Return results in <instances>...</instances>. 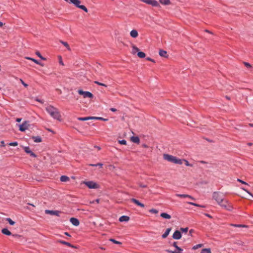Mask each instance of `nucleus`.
I'll return each mask as SVG.
<instances>
[{
    "mask_svg": "<svg viewBox=\"0 0 253 253\" xmlns=\"http://www.w3.org/2000/svg\"><path fill=\"white\" fill-rule=\"evenodd\" d=\"M45 110L54 119L61 121V115L59 110L52 105H48L45 108Z\"/></svg>",
    "mask_w": 253,
    "mask_h": 253,
    "instance_id": "nucleus-1",
    "label": "nucleus"
},
{
    "mask_svg": "<svg viewBox=\"0 0 253 253\" xmlns=\"http://www.w3.org/2000/svg\"><path fill=\"white\" fill-rule=\"evenodd\" d=\"M163 158L165 160L175 164L181 165L183 163V160L177 158L176 157L168 154H164Z\"/></svg>",
    "mask_w": 253,
    "mask_h": 253,
    "instance_id": "nucleus-2",
    "label": "nucleus"
},
{
    "mask_svg": "<svg viewBox=\"0 0 253 253\" xmlns=\"http://www.w3.org/2000/svg\"><path fill=\"white\" fill-rule=\"evenodd\" d=\"M69 2L74 4L76 7L87 12L88 10L87 8L84 5L81 4V1L80 0H69Z\"/></svg>",
    "mask_w": 253,
    "mask_h": 253,
    "instance_id": "nucleus-3",
    "label": "nucleus"
},
{
    "mask_svg": "<svg viewBox=\"0 0 253 253\" xmlns=\"http://www.w3.org/2000/svg\"><path fill=\"white\" fill-rule=\"evenodd\" d=\"M213 198L220 205L223 202L224 199L223 196L218 192H214L212 195Z\"/></svg>",
    "mask_w": 253,
    "mask_h": 253,
    "instance_id": "nucleus-4",
    "label": "nucleus"
},
{
    "mask_svg": "<svg viewBox=\"0 0 253 253\" xmlns=\"http://www.w3.org/2000/svg\"><path fill=\"white\" fill-rule=\"evenodd\" d=\"M83 183L89 189H97L99 188L98 185L93 181H83Z\"/></svg>",
    "mask_w": 253,
    "mask_h": 253,
    "instance_id": "nucleus-5",
    "label": "nucleus"
},
{
    "mask_svg": "<svg viewBox=\"0 0 253 253\" xmlns=\"http://www.w3.org/2000/svg\"><path fill=\"white\" fill-rule=\"evenodd\" d=\"M78 92L80 95H83L84 98L88 97L92 98L93 97V95L89 91H85L83 90L79 89L78 90Z\"/></svg>",
    "mask_w": 253,
    "mask_h": 253,
    "instance_id": "nucleus-6",
    "label": "nucleus"
},
{
    "mask_svg": "<svg viewBox=\"0 0 253 253\" xmlns=\"http://www.w3.org/2000/svg\"><path fill=\"white\" fill-rule=\"evenodd\" d=\"M220 206L229 211H232L233 209L232 206L226 200H224L223 202Z\"/></svg>",
    "mask_w": 253,
    "mask_h": 253,
    "instance_id": "nucleus-7",
    "label": "nucleus"
},
{
    "mask_svg": "<svg viewBox=\"0 0 253 253\" xmlns=\"http://www.w3.org/2000/svg\"><path fill=\"white\" fill-rule=\"evenodd\" d=\"M29 126V121H24V122H23V123L22 124L19 125V130L21 131H24L27 129L28 128Z\"/></svg>",
    "mask_w": 253,
    "mask_h": 253,
    "instance_id": "nucleus-8",
    "label": "nucleus"
},
{
    "mask_svg": "<svg viewBox=\"0 0 253 253\" xmlns=\"http://www.w3.org/2000/svg\"><path fill=\"white\" fill-rule=\"evenodd\" d=\"M45 213L46 214H50L52 215H56L57 216H60V214L61 213V211H53V210H46L45 211Z\"/></svg>",
    "mask_w": 253,
    "mask_h": 253,
    "instance_id": "nucleus-9",
    "label": "nucleus"
},
{
    "mask_svg": "<svg viewBox=\"0 0 253 253\" xmlns=\"http://www.w3.org/2000/svg\"><path fill=\"white\" fill-rule=\"evenodd\" d=\"M24 150L25 152L26 153L29 154L30 155V156L34 157V158H36L37 157V155L30 150L29 147H28V146L24 147Z\"/></svg>",
    "mask_w": 253,
    "mask_h": 253,
    "instance_id": "nucleus-10",
    "label": "nucleus"
},
{
    "mask_svg": "<svg viewBox=\"0 0 253 253\" xmlns=\"http://www.w3.org/2000/svg\"><path fill=\"white\" fill-rule=\"evenodd\" d=\"M56 242L62 244L63 245H66V246H68L69 247H71L72 248H74V249L76 248V247L75 246L72 245L70 243L66 242V241H63V240H58L56 241Z\"/></svg>",
    "mask_w": 253,
    "mask_h": 253,
    "instance_id": "nucleus-11",
    "label": "nucleus"
},
{
    "mask_svg": "<svg viewBox=\"0 0 253 253\" xmlns=\"http://www.w3.org/2000/svg\"><path fill=\"white\" fill-rule=\"evenodd\" d=\"M181 237V234L179 231L176 230L172 235V238L175 240L180 239Z\"/></svg>",
    "mask_w": 253,
    "mask_h": 253,
    "instance_id": "nucleus-12",
    "label": "nucleus"
},
{
    "mask_svg": "<svg viewBox=\"0 0 253 253\" xmlns=\"http://www.w3.org/2000/svg\"><path fill=\"white\" fill-rule=\"evenodd\" d=\"M70 221L74 226H77L80 224L79 220L76 218L71 217L70 219Z\"/></svg>",
    "mask_w": 253,
    "mask_h": 253,
    "instance_id": "nucleus-13",
    "label": "nucleus"
},
{
    "mask_svg": "<svg viewBox=\"0 0 253 253\" xmlns=\"http://www.w3.org/2000/svg\"><path fill=\"white\" fill-rule=\"evenodd\" d=\"M131 201L133 203H134L135 204H136V205H137L138 206H140L141 208H144L145 206L143 203H141V202H140L138 200H136V199L132 198L131 199Z\"/></svg>",
    "mask_w": 253,
    "mask_h": 253,
    "instance_id": "nucleus-14",
    "label": "nucleus"
},
{
    "mask_svg": "<svg viewBox=\"0 0 253 253\" xmlns=\"http://www.w3.org/2000/svg\"><path fill=\"white\" fill-rule=\"evenodd\" d=\"M130 35L132 38H136L138 36V32L137 30L133 29L130 31Z\"/></svg>",
    "mask_w": 253,
    "mask_h": 253,
    "instance_id": "nucleus-15",
    "label": "nucleus"
},
{
    "mask_svg": "<svg viewBox=\"0 0 253 253\" xmlns=\"http://www.w3.org/2000/svg\"><path fill=\"white\" fill-rule=\"evenodd\" d=\"M119 220L120 222H127L129 220V217L126 215H123L119 218Z\"/></svg>",
    "mask_w": 253,
    "mask_h": 253,
    "instance_id": "nucleus-16",
    "label": "nucleus"
},
{
    "mask_svg": "<svg viewBox=\"0 0 253 253\" xmlns=\"http://www.w3.org/2000/svg\"><path fill=\"white\" fill-rule=\"evenodd\" d=\"M131 141L135 143L139 144L140 142V139L138 136H132L130 138Z\"/></svg>",
    "mask_w": 253,
    "mask_h": 253,
    "instance_id": "nucleus-17",
    "label": "nucleus"
},
{
    "mask_svg": "<svg viewBox=\"0 0 253 253\" xmlns=\"http://www.w3.org/2000/svg\"><path fill=\"white\" fill-rule=\"evenodd\" d=\"M172 246L175 248L176 249L175 250L178 252L179 253H181L183 251V250L181 248L177 246V243L176 242L173 243Z\"/></svg>",
    "mask_w": 253,
    "mask_h": 253,
    "instance_id": "nucleus-18",
    "label": "nucleus"
},
{
    "mask_svg": "<svg viewBox=\"0 0 253 253\" xmlns=\"http://www.w3.org/2000/svg\"><path fill=\"white\" fill-rule=\"evenodd\" d=\"M176 196L178 197L181 198H189L193 200L194 198L191 196L190 195H187V194H176Z\"/></svg>",
    "mask_w": 253,
    "mask_h": 253,
    "instance_id": "nucleus-19",
    "label": "nucleus"
},
{
    "mask_svg": "<svg viewBox=\"0 0 253 253\" xmlns=\"http://www.w3.org/2000/svg\"><path fill=\"white\" fill-rule=\"evenodd\" d=\"M1 232L2 234L7 236H10L11 235V232L9 231L7 228H3L1 230Z\"/></svg>",
    "mask_w": 253,
    "mask_h": 253,
    "instance_id": "nucleus-20",
    "label": "nucleus"
},
{
    "mask_svg": "<svg viewBox=\"0 0 253 253\" xmlns=\"http://www.w3.org/2000/svg\"><path fill=\"white\" fill-rule=\"evenodd\" d=\"M159 55L162 57H168L167 51L165 50H164L163 49H160L159 50Z\"/></svg>",
    "mask_w": 253,
    "mask_h": 253,
    "instance_id": "nucleus-21",
    "label": "nucleus"
},
{
    "mask_svg": "<svg viewBox=\"0 0 253 253\" xmlns=\"http://www.w3.org/2000/svg\"><path fill=\"white\" fill-rule=\"evenodd\" d=\"M32 139L34 140V141L36 143L41 142L42 141V138L39 136H33L32 137Z\"/></svg>",
    "mask_w": 253,
    "mask_h": 253,
    "instance_id": "nucleus-22",
    "label": "nucleus"
},
{
    "mask_svg": "<svg viewBox=\"0 0 253 253\" xmlns=\"http://www.w3.org/2000/svg\"><path fill=\"white\" fill-rule=\"evenodd\" d=\"M139 51V49L136 47L135 45H133L132 46V53L133 54H135L136 52H138Z\"/></svg>",
    "mask_w": 253,
    "mask_h": 253,
    "instance_id": "nucleus-23",
    "label": "nucleus"
},
{
    "mask_svg": "<svg viewBox=\"0 0 253 253\" xmlns=\"http://www.w3.org/2000/svg\"><path fill=\"white\" fill-rule=\"evenodd\" d=\"M171 228H168L166 230L165 232L162 235L163 238H166L169 235L170 231H171Z\"/></svg>",
    "mask_w": 253,
    "mask_h": 253,
    "instance_id": "nucleus-24",
    "label": "nucleus"
},
{
    "mask_svg": "<svg viewBox=\"0 0 253 253\" xmlns=\"http://www.w3.org/2000/svg\"><path fill=\"white\" fill-rule=\"evenodd\" d=\"M60 181H62V182H67V181H69L70 180V178L68 176H66V175H62L61 177H60Z\"/></svg>",
    "mask_w": 253,
    "mask_h": 253,
    "instance_id": "nucleus-25",
    "label": "nucleus"
},
{
    "mask_svg": "<svg viewBox=\"0 0 253 253\" xmlns=\"http://www.w3.org/2000/svg\"><path fill=\"white\" fill-rule=\"evenodd\" d=\"M161 216L165 219H170L171 218L170 215L166 212H163L161 214Z\"/></svg>",
    "mask_w": 253,
    "mask_h": 253,
    "instance_id": "nucleus-26",
    "label": "nucleus"
},
{
    "mask_svg": "<svg viewBox=\"0 0 253 253\" xmlns=\"http://www.w3.org/2000/svg\"><path fill=\"white\" fill-rule=\"evenodd\" d=\"M160 2L163 5H168L170 4L169 0H159Z\"/></svg>",
    "mask_w": 253,
    "mask_h": 253,
    "instance_id": "nucleus-27",
    "label": "nucleus"
},
{
    "mask_svg": "<svg viewBox=\"0 0 253 253\" xmlns=\"http://www.w3.org/2000/svg\"><path fill=\"white\" fill-rule=\"evenodd\" d=\"M91 120H101L103 121H108L107 119H105L102 117H91Z\"/></svg>",
    "mask_w": 253,
    "mask_h": 253,
    "instance_id": "nucleus-28",
    "label": "nucleus"
},
{
    "mask_svg": "<svg viewBox=\"0 0 253 253\" xmlns=\"http://www.w3.org/2000/svg\"><path fill=\"white\" fill-rule=\"evenodd\" d=\"M60 42L63 44L64 45L66 48L67 49L69 50V51H71V48L69 46V45L68 44V43L66 42H64V41H60Z\"/></svg>",
    "mask_w": 253,
    "mask_h": 253,
    "instance_id": "nucleus-29",
    "label": "nucleus"
},
{
    "mask_svg": "<svg viewBox=\"0 0 253 253\" xmlns=\"http://www.w3.org/2000/svg\"><path fill=\"white\" fill-rule=\"evenodd\" d=\"M25 58L26 59L33 61V62H34L37 64H40V62L39 61H38L37 60H36V59H35L34 58H31V57H25Z\"/></svg>",
    "mask_w": 253,
    "mask_h": 253,
    "instance_id": "nucleus-30",
    "label": "nucleus"
},
{
    "mask_svg": "<svg viewBox=\"0 0 253 253\" xmlns=\"http://www.w3.org/2000/svg\"><path fill=\"white\" fill-rule=\"evenodd\" d=\"M137 55L139 57L141 58H144L146 56V54L144 52H142V51H139L138 53H137Z\"/></svg>",
    "mask_w": 253,
    "mask_h": 253,
    "instance_id": "nucleus-31",
    "label": "nucleus"
},
{
    "mask_svg": "<svg viewBox=\"0 0 253 253\" xmlns=\"http://www.w3.org/2000/svg\"><path fill=\"white\" fill-rule=\"evenodd\" d=\"M201 253H211L210 248H205L201 250Z\"/></svg>",
    "mask_w": 253,
    "mask_h": 253,
    "instance_id": "nucleus-32",
    "label": "nucleus"
},
{
    "mask_svg": "<svg viewBox=\"0 0 253 253\" xmlns=\"http://www.w3.org/2000/svg\"><path fill=\"white\" fill-rule=\"evenodd\" d=\"M88 165L89 166H91V167H97V166H98L100 168H102V166H103V164L99 163H97L96 164H90Z\"/></svg>",
    "mask_w": 253,
    "mask_h": 253,
    "instance_id": "nucleus-33",
    "label": "nucleus"
},
{
    "mask_svg": "<svg viewBox=\"0 0 253 253\" xmlns=\"http://www.w3.org/2000/svg\"><path fill=\"white\" fill-rule=\"evenodd\" d=\"M78 120L80 121H87L89 120H91V117L79 118Z\"/></svg>",
    "mask_w": 253,
    "mask_h": 253,
    "instance_id": "nucleus-34",
    "label": "nucleus"
},
{
    "mask_svg": "<svg viewBox=\"0 0 253 253\" xmlns=\"http://www.w3.org/2000/svg\"><path fill=\"white\" fill-rule=\"evenodd\" d=\"M6 220L9 223L10 225H13L15 224V222L13 221L11 218H7Z\"/></svg>",
    "mask_w": 253,
    "mask_h": 253,
    "instance_id": "nucleus-35",
    "label": "nucleus"
},
{
    "mask_svg": "<svg viewBox=\"0 0 253 253\" xmlns=\"http://www.w3.org/2000/svg\"><path fill=\"white\" fill-rule=\"evenodd\" d=\"M36 54L41 59L43 60H46V58L43 57L42 55L40 53L39 51H37L36 52Z\"/></svg>",
    "mask_w": 253,
    "mask_h": 253,
    "instance_id": "nucleus-36",
    "label": "nucleus"
},
{
    "mask_svg": "<svg viewBox=\"0 0 253 253\" xmlns=\"http://www.w3.org/2000/svg\"><path fill=\"white\" fill-rule=\"evenodd\" d=\"M109 241L114 243V244H118V245H121L122 244V243L119 242V241H116L115 240V239H109Z\"/></svg>",
    "mask_w": 253,
    "mask_h": 253,
    "instance_id": "nucleus-37",
    "label": "nucleus"
},
{
    "mask_svg": "<svg viewBox=\"0 0 253 253\" xmlns=\"http://www.w3.org/2000/svg\"><path fill=\"white\" fill-rule=\"evenodd\" d=\"M231 226L236 227H247L246 225H242V224H231Z\"/></svg>",
    "mask_w": 253,
    "mask_h": 253,
    "instance_id": "nucleus-38",
    "label": "nucleus"
},
{
    "mask_svg": "<svg viewBox=\"0 0 253 253\" xmlns=\"http://www.w3.org/2000/svg\"><path fill=\"white\" fill-rule=\"evenodd\" d=\"M182 160H183V162H184L185 165L186 166H190V167H192L193 166V165L191 164H189L187 160H185V159H182Z\"/></svg>",
    "mask_w": 253,
    "mask_h": 253,
    "instance_id": "nucleus-39",
    "label": "nucleus"
},
{
    "mask_svg": "<svg viewBox=\"0 0 253 253\" xmlns=\"http://www.w3.org/2000/svg\"><path fill=\"white\" fill-rule=\"evenodd\" d=\"M149 212L152 213L157 214L158 213V211L155 209H152L149 210Z\"/></svg>",
    "mask_w": 253,
    "mask_h": 253,
    "instance_id": "nucleus-40",
    "label": "nucleus"
},
{
    "mask_svg": "<svg viewBox=\"0 0 253 253\" xmlns=\"http://www.w3.org/2000/svg\"><path fill=\"white\" fill-rule=\"evenodd\" d=\"M94 84H98L99 85H101V86H105V87L107 86V85L105 84L101 83H100V82H99L98 81H94Z\"/></svg>",
    "mask_w": 253,
    "mask_h": 253,
    "instance_id": "nucleus-41",
    "label": "nucleus"
},
{
    "mask_svg": "<svg viewBox=\"0 0 253 253\" xmlns=\"http://www.w3.org/2000/svg\"><path fill=\"white\" fill-rule=\"evenodd\" d=\"M188 204H190V205H191L195 206H197V207H203V208L205 207L203 206H201L200 205H198L197 204H196V203H192V202H188Z\"/></svg>",
    "mask_w": 253,
    "mask_h": 253,
    "instance_id": "nucleus-42",
    "label": "nucleus"
},
{
    "mask_svg": "<svg viewBox=\"0 0 253 253\" xmlns=\"http://www.w3.org/2000/svg\"><path fill=\"white\" fill-rule=\"evenodd\" d=\"M119 143L120 144H122V145H126V141L125 139H123V140H119Z\"/></svg>",
    "mask_w": 253,
    "mask_h": 253,
    "instance_id": "nucleus-43",
    "label": "nucleus"
},
{
    "mask_svg": "<svg viewBox=\"0 0 253 253\" xmlns=\"http://www.w3.org/2000/svg\"><path fill=\"white\" fill-rule=\"evenodd\" d=\"M244 64L245 66L247 68H252V65L249 63L244 62Z\"/></svg>",
    "mask_w": 253,
    "mask_h": 253,
    "instance_id": "nucleus-44",
    "label": "nucleus"
},
{
    "mask_svg": "<svg viewBox=\"0 0 253 253\" xmlns=\"http://www.w3.org/2000/svg\"><path fill=\"white\" fill-rule=\"evenodd\" d=\"M9 145L16 146L18 145V143L17 142H10L9 143Z\"/></svg>",
    "mask_w": 253,
    "mask_h": 253,
    "instance_id": "nucleus-45",
    "label": "nucleus"
},
{
    "mask_svg": "<svg viewBox=\"0 0 253 253\" xmlns=\"http://www.w3.org/2000/svg\"><path fill=\"white\" fill-rule=\"evenodd\" d=\"M166 251L169 253H179L178 252H177L175 250L171 251V250H167Z\"/></svg>",
    "mask_w": 253,
    "mask_h": 253,
    "instance_id": "nucleus-46",
    "label": "nucleus"
},
{
    "mask_svg": "<svg viewBox=\"0 0 253 253\" xmlns=\"http://www.w3.org/2000/svg\"><path fill=\"white\" fill-rule=\"evenodd\" d=\"M188 228L187 227H186V228H180V230L182 232H185V233H186L188 231Z\"/></svg>",
    "mask_w": 253,
    "mask_h": 253,
    "instance_id": "nucleus-47",
    "label": "nucleus"
},
{
    "mask_svg": "<svg viewBox=\"0 0 253 253\" xmlns=\"http://www.w3.org/2000/svg\"><path fill=\"white\" fill-rule=\"evenodd\" d=\"M20 81L21 83L24 86H25L26 87L28 86V85L27 84L25 83L22 79H20Z\"/></svg>",
    "mask_w": 253,
    "mask_h": 253,
    "instance_id": "nucleus-48",
    "label": "nucleus"
},
{
    "mask_svg": "<svg viewBox=\"0 0 253 253\" xmlns=\"http://www.w3.org/2000/svg\"><path fill=\"white\" fill-rule=\"evenodd\" d=\"M237 181H239V182H241V183H243V184H245V185H248V184L247 182H246L245 181H243V180H241V179H237Z\"/></svg>",
    "mask_w": 253,
    "mask_h": 253,
    "instance_id": "nucleus-49",
    "label": "nucleus"
},
{
    "mask_svg": "<svg viewBox=\"0 0 253 253\" xmlns=\"http://www.w3.org/2000/svg\"><path fill=\"white\" fill-rule=\"evenodd\" d=\"M139 185L140 187H142V188H146L147 187V185H145V184H143L142 183H139Z\"/></svg>",
    "mask_w": 253,
    "mask_h": 253,
    "instance_id": "nucleus-50",
    "label": "nucleus"
},
{
    "mask_svg": "<svg viewBox=\"0 0 253 253\" xmlns=\"http://www.w3.org/2000/svg\"><path fill=\"white\" fill-rule=\"evenodd\" d=\"M242 189L243 190H244L245 191H246V192H247L249 194H250L251 196H252L253 197V195L251 193H250L249 191L247 190L246 189H245L244 188H242Z\"/></svg>",
    "mask_w": 253,
    "mask_h": 253,
    "instance_id": "nucleus-51",
    "label": "nucleus"
},
{
    "mask_svg": "<svg viewBox=\"0 0 253 253\" xmlns=\"http://www.w3.org/2000/svg\"><path fill=\"white\" fill-rule=\"evenodd\" d=\"M146 60H148V61H151L152 62H154V63L155 62V60L154 59H152L150 57H147L146 58Z\"/></svg>",
    "mask_w": 253,
    "mask_h": 253,
    "instance_id": "nucleus-52",
    "label": "nucleus"
},
{
    "mask_svg": "<svg viewBox=\"0 0 253 253\" xmlns=\"http://www.w3.org/2000/svg\"><path fill=\"white\" fill-rule=\"evenodd\" d=\"M202 244H199V245H197L196 246H195L194 247H193V249H196L197 248H198L199 247H202Z\"/></svg>",
    "mask_w": 253,
    "mask_h": 253,
    "instance_id": "nucleus-53",
    "label": "nucleus"
},
{
    "mask_svg": "<svg viewBox=\"0 0 253 253\" xmlns=\"http://www.w3.org/2000/svg\"><path fill=\"white\" fill-rule=\"evenodd\" d=\"M94 202H96V203H99V199H96L95 201H92V202H90V203L93 204V203H94Z\"/></svg>",
    "mask_w": 253,
    "mask_h": 253,
    "instance_id": "nucleus-54",
    "label": "nucleus"
},
{
    "mask_svg": "<svg viewBox=\"0 0 253 253\" xmlns=\"http://www.w3.org/2000/svg\"><path fill=\"white\" fill-rule=\"evenodd\" d=\"M4 146H5V145H4V141H1L0 142V146H1V147H4Z\"/></svg>",
    "mask_w": 253,
    "mask_h": 253,
    "instance_id": "nucleus-55",
    "label": "nucleus"
},
{
    "mask_svg": "<svg viewBox=\"0 0 253 253\" xmlns=\"http://www.w3.org/2000/svg\"><path fill=\"white\" fill-rule=\"evenodd\" d=\"M204 214H205L206 216H207V217H209V218H212V217L210 214H208V213H205Z\"/></svg>",
    "mask_w": 253,
    "mask_h": 253,
    "instance_id": "nucleus-56",
    "label": "nucleus"
},
{
    "mask_svg": "<svg viewBox=\"0 0 253 253\" xmlns=\"http://www.w3.org/2000/svg\"><path fill=\"white\" fill-rule=\"evenodd\" d=\"M110 110L112 112H116L117 111V109L114 108H111Z\"/></svg>",
    "mask_w": 253,
    "mask_h": 253,
    "instance_id": "nucleus-57",
    "label": "nucleus"
},
{
    "mask_svg": "<svg viewBox=\"0 0 253 253\" xmlns=\"http://www.w3.org/2000/svg\"><path fill=\"white\" fill-rule=\"evenodd\" d=\"M21 120H22V119H21V118H17V119H16V121L17 122H18V123L20 122L21 121Z\"/></svg>",
    "mask_w": 253,
    "mask_h": 253,
    "instance_id": "nucleus-58",
    "label": "nucleus"
},
{
    "mask_svg": "<svg viewBox=\"0 0 253 253\" xmlns=\"http://www.w3.org/2000/svg\"><path fill=\"white\" fill-rule=\"evenodd\" d=\"M35 100H36L37 101L39 102H40V103H43L42 101V100H40V99H38V98H37V99H36Z\"/></svg>",
    "mask_w": 253,
    "mask_h": 253,
    "instance_id": "nucleus-59",
    "label": "nucleus"
},
{
    "mask_svg": "<svg viewBox=\"0 0 253 253\" xmlns=\"http://www.w3.org/2000/svg\"><path fill=\"white\" fill-rule=\"evenodd\" d=\"M64 234L68 237H71L70 234L68 232H66L64 233Z\"/></svg>",
    "mask_w": 253,
    "mask_h": 253,
    "instance_id": "nucleus-60",
    "label": "nucleus"
},
{
    "mask_svg": "<svg viewBox=\"0 0 253 253\" xmlns=\"http://www.w3.org/2000/svg\"><path fill=\"white\" fill-rule=\"evenodd\" d=\"M12 236L15 237H19L20 236L18 234H13Z\"/></svg>",
    "mask_w": 253,
    "mask_h": 253,
    "instance_id": "nucleus-61",
    "label": "nucleus"
},
{
    "mask_svg": "<svg viewBox=\"0 0 253 253\" xmlns=\"http://www.w3.org/2000/svg\"><path fill=\"white\" fill-rule=\"evenodd\" d=\"M142 147H144V148H148V145H146V144H142Z\"/></svg>",
    "mask_w": 253,
    "mask_h": 253,
    "instance_id": "nucleus-62",
    "label": "nucleus"
},
{
    "mask_svg": "<svg viewBox=\"0 0 253 253\" xmlns=\"http://www.w3.org/2000/svg\"><path fill=\"white\" fill-rule=\"evenodd\" d=\"M3 25V24L2 22L0 21V27H2Z\"/></svg>",
    "mask_w": 253,
    "mask_h": 253,
    "instance_id": "nucleus-63",
    "label": "nucleus"
},
{
    "mask_svg": "<svg viewBox=\"0 0 253 253\" xmlns=\"http://www.w3.org/2000/svg\"><path fill=\"white\" fill-rule=\"evenodd\" d=\"M95 147L98 150L100 149V147L99 146H95Z\"/></svg>",
    "mask_w": 253,
    "mask_h": 253,
    "instance_id": "nucleus-64",
    "label": "nucleus"
}]
</instances>
